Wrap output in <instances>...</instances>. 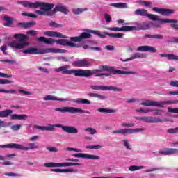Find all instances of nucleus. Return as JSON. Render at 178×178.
I'll return each mask as SVG.
<instances>
[{"instance_id":"41","label":"nucleus","mask_w":178,"mask_h":178,"mask_svg":"<svg viewBox=\"0 0 178 178\" xmlns=\"http://www.w3.org/2000/svg\"><path fill=\"white\" fill-rule=\"evenodd\" d=\"M173 105V100L171 101H164V102H159V108H163L165 105Z\"/></svg>"},{"instance_id":"43","label":"nucleus","mask_w":178,"mask_h":178,"mask_svg":"<svg viewBox=\"0 0 178 178\" xmlns=\"http://www.w3.org/2000/svg\"><path fill=\"white\" fill-rule=\"evenodd\" d=\"M85 131H86L87 133H89V134H91L92 136L94 134H97V130L91 127L86 128Z\"/></svg>"},{"instance_id":"54","label":"nucleus","mask_w":178,"mask_h":178,"mask_svg":"<svg viewBox=\"0 0 178 178\" xmlns=\"http://www.w3.org/2000/svg\"><path fill=\"white\" fill-rule=\"evenodd\" d=\"M11 129L14 131H17V130H20V129H22V125H20V124L13 125L11 127Z\"/></svg>"},{"instance_id":"47","label":"nucleus","mask_w":178,"mask_h":178,"mask_svg":"<svg viewBox=\"0 0 178 178\" xmlns=\"http://www.w3.org/2000/svg\"><path fill=\"white\" fill-rule=\"evenodd\" d=\"M100 148H102V146L98 145L86 146V149H99Z\"/></svg>"},{"instance_id":"57","label":"nucleus","mask_w":178,"mask_h":178,"mask_svg":"<svg viewBox=\"0 0 178 178\" xmlns=\"http://www.w3.org/2000/svg\"><path fill=\"white\" fill-rule=\"evenodd\" d=\"M4 20L6 22V23L13 24V19L10 18V17L5 16Z\"/></svg>"},{"instance_id":"3","label":"nucleus","mask_w":178,"mask_h":178,"mask_svg":"<svg viewBox=\"0 0 178 178\" xmlns=\"http://www.w3.org/2000/svg\"><path fill=\"white\" fill-rule=\"evenodd\" d=\"M56 72H62L63 74H73L75 77L88 76V74L83 73V69H70V65H63L57 68Z\"/></svg>"},{"instance_id":"21","label":"nucleus","mask_w":178,"mask_h":178,"mask_svg":"<svg viewBox=\"0 0 178 178\" xmlns=\"http://www.w3.org/2000/svg\"><path fill=\"white\" fill-rule=\"evenodd\" d=\"M47 37H54L56 38H66L67 37L62 35L60 32L47 31L44 33Z\"/></svg>"},{"instance_id":"6","label":"nucleus","mask_w":178,"mask_h":178,"mask_svg":"<svg viewBox=\"0 0 178 178\" xmlns=\"http://www.w3.org/2000/svg\"><path fill=\"white\" fill-rule=\"evenodd\" d=\"M55 127L62 129L63 131L68 133L69 134H76L79 133V129H77V128L72 126H65L62 124H49V126H46V131H54Z\"/></svg>"},{"instance_id":"12","label":"nucleus","mask_w":178,"mask_h":178,"mask_svg":"<svg viewBox=\"0 0 178 178\" xmlns=\"http://www.w3.org/2000/svg\"><path fill=\"white\" fill-rule=\"evenodd\" d=\"M108 30H110V31H133V30H141V25H140V24H136V26H124L121 28H108Z\"/></svg>"},{"instance_id":"8","label":"nucleus","mask_w":178,"mask_h":178,"mask_svg":"<svg viewBox=\"0 0 178 178\" xmlns=\"http://www.w3.org/2000/svg\"><path fill=\"white\" fill-rule=\"evenodd\" d=\"M54 111L60 112V113H87L88 115L90 113L88 111L70 106L62 107L60 108H56Z\"/></svg>"},{"instance_id":"27","label":"nucleus","mask_w":178,"mask_h":178,"mask_svg":"<svg viewBox=\"0 0 178 178\" xmlns=\"http://www.w3.org/2000/svg\"><path fill=\"white\" fill-rule=\"evenodd\" d=\"M38 41H40V42H44V44H52L54 42H55V39L47 38L44 36H40L38 38Z\"/></svg>"},{"instance_id":"51","label":"nucleus","mask_w":178,"mask_h":178,"mask_svg":"<svg viewBox=\"0 0 178 178\" xmlns=\"http://www.w3.org/2000/svg\"><path fill=\"white\" fill-rule=\"evenodd\" d=\"M0 92H4L6 94H16V90H6L5 89H0Z\"/></svg>"},{"instance_id":"62","label":"nucleus","mask_w":178,"mask_h":178,"mask_svg":"<svg viewBox=\"0 0 178 178\" xmlns=\"http://www.w3.org/2000/svg\"><path fill=\"white\" fill-rule=\"evenodd\" d=\"M141 3L146 7L151 6V5H152V2L151 1H141Z\"/></svg>"},{"instance_id":"19","label":"nucleus","mask_w":178,"mask_h":178,"mask_svg":"<svg viewBox=\"0 0 178 178\" xmlns=\"http://www.w3.org/2000/svg\"><path fill=\"white\" fill-rule=\"evenodd\" d=\"M90 65L91 63L90 61L86 59L76 60L72 63V66H74V67H88Z\"/></svg>"},{"instance_id":"30","label":"nucleus","mask_w":178,"mask_h":178,"mask_svg":"<svg viewBox=\"0 0 178 178\" xmlns=\"http://www.w3.org/2000/svg\"><path fill=\"white\" fill-rule=\"evenodd\" d=\"M161 58H168L169 60H178V56L175 54H160Z\"/></svg>"},{"instance_id":"24","label":"nucleus","mask_w":178,"mask_h":178,"mask_svg":"<svg viewBox=\"0 0 178 178\" xmlns=\"http://www.w3.org/2000/svg\"><path fill=\"white\" fill-rule=\"evenodd\" d=\"M159 154L161 155H173L176 154V148H165L163 150H160Z\"/></svg>"},{"instance_id":"20","label":"nucleus","mask_w":178,"mask_h":178,"mask_svg":"<svg viewBox=\"0 0 178 178\" xmlns=\"http://www.w3.org/2000/svg\"><path fill=\"white\" fill-rule=\"evenodd\" d=\"M136 51L138 52H151L152 54H155V52H156V49L152 46L145 45L139 46L136 49Z\"/></svg>"},{"instance_id":"13","label":"nucleus","mask_w":178,"mask_h":178,"mask_svg":"<svg viewBox=\"0 0 178 178\" xmlns=\"http://www.w3.org/2000/svg\"><path fill=\"white\" fill-rule=\"evenodd\" d=\"M88 30H91V29H85V31L86 32L81 33L79 36L70 37V40L73 41L74 42H81L83 40H87L88 38H91V37H92V35H91L92 34V33L88 31Z\"/></svg>"},{"instance_id":"14","label":"nucleus","mask_w":178,"mask_h":178,"mask_svg":"<svg viewBox=\"0 0 178 178\" xmlns=\"http://www.w3.org/2000/svg\"><path fill=\"white\" fill-rule=\"evenodd\" d=\"M143 129L140 128L136 129H122L118 130L113 131V134H122L123 136H126L127 134H134L136 133H139Z\"/></svg>"},{"instance_id":"4","label":"nucleus","mask_w":178,"mask_h":178,"mask_svg":"<svg viewBox=\"0 0 178 178\" xmlns=\"http://www.w3.org/2000/svg\"><path fill=\"white\" fill-rule=\"evenodd\" d=\"M14 38L17 40L19 42L18 43L16 41H13L10 43V47L13 49H23V48L27 47L29 43L26 42V40H27V36L23 33H16L14 35Z\"/></svg>"},{"instance_id":"42","label":"nucleus","mask_w":178,"mask_h":178,"mask_svg":"<svg viewBox=\"0 0 178 178\" xmlns=\"http://www.w3.org/2000/svg\"><path fill=\"white\" fill-rule=\"evenodd\" d=\"M152 112H154L153 115L154 116H162V113L165 111L162 109H153Z\"/></svg>"},{"instance_id":"25","label":"nucleus","mask_w":178,"mask_h":178,"mask_svg":"<svg viewBox=\"0 0 178 178\" xmlns=\"http://www.w3.org/2000/svg\"><path fill=\"white\" fill-rule=\"evenodd\" d=\"M140 105H143V106H157L159 108V102L147 99L145 102L140 103Z\"/></svg>"},{"instance_id":"10","label":"nucleus","mask_w":178,"mask_h":178,"mask_svg":"<svg viewBox=\"0 0 178 178\" xmlns=\"http://www.w3.org/2000/svg\"><path fill=\"white\" fill-rule=\"evenodd\" d=\"M89 87L91 88V90H95L96 91H116L117 92H122V91H123V89L121 88H118L113 86H105L99 85H90Z\"/></svg>"},{"instance_id":"32","label":"nucleus","mask_w":178,"mask_h":178,"mask_svg":"<svg viewBox=\"0 0 178 178\" xmlns=\"http://www.w3.org/2000/svg\"><path fill=\"white\" fill-rule=\"evenodd\" d=\"M88 95L91 98H98L101 101H104V99H106V96L103 95H99L98 93H88Z\"/></svg>"},{"instance_id":"1","label":"nucleus","mask_w":178,"mask_h":178,"mask_svg":"<svg viewBox=\"0 0 178 178\" xmlns=\"http://www.w3.org/2000/svg\"><path fill=\"white\" fill-rule=\"evenodd\" d=\"M135 15L136 16H146L150 19V20H153L154 22H160V24H170V27L173 29L174 30H178V20L173 19H162L158 17V15L154 14H148V11L145 9H137L135 10Z\"/></svg>"},{"instance_id":"7","label":"nucleus","mask_w":178,"mask_h":178,"mask_svg":"<svg viewBox=\"0 0 178 178\" xmlns=\"http://www.w3.org/2000/svg\"><path fill=\"white\" fill-rule=\"evenodd\" d=\"M99 72H109L112 74H137L136 72L115 70L113 67H109L108 65H99Z\"/></svg>"},{"instance_id":"61","label":"nucleus","mask_w":178,"mask_h":178,"mask_svg":"<svg viewBox=\"0 0 178 178\" xmlns=\"http://www.w3.org/2000/svg\"><path fill=\"white\" fill-rule=\"evenodd\" d=\"M35 13H37V15H39L40 16H45V11L40 10H36L35 11Z\"/></svg>"},{"instance_id":"63","label":"nucleus","mask_w":178,"mask_h":178,"mask_svg":"<svg viewBox=\"0 0 178 178\" xmlns=\"http://www.w3.org/2000/svg\"><path fill=\"white\" fill-rule=\"evenodd\" d=\"M168 112L170 113H178V108H168Z\"/></svg>"},{"instance_id":"18","label":"nucleus","mask_w":178,"mask_h":178,"mask_svg":"<svg viewBox=\"0 0 178 178\" xmlns=\"http://www.w3.org/2000/svg\"><path fill=\"white\" fill-rule=\"evenodd\" d=\"M74 158H83V159H93L98 160L99 159V156L92 155V154H86L83 153H76L72 155Z\"/></svg>"},{"instance_id":"40","label":"nucleus","mask_w":178,"mask_h":178,"mask_svg":"<svg viewBox=\"0 0 178 178\" xmlns=\"http://www.w3.org/2000/svg\"><path fill=\"white\" fill-rule=\"evenodd\" d=\"M130 172H136V170H140L141 169H145V166L131 165L129 168Z\"/></svg>"},{"instance_id":"26","label":"nucleus","mask_w":178,"mask_h":178,"mask_svg":"<svg viewBox=\"0 0 178 178\" xmlns=\"http://www.w3.org/2000/svg\"><path fill=\"white\" fill-rule=\"evenodd\" d=\"M55 12H61L64 15H67L69 13V9L66 8V6L62 5H58L54 8Z\"/></svg>"},{"instance_id":"49","label":"nucleus","mask_w":178,"mask_h":178,"mask_svg":"<svg viewBox=\"0 0 178 178\" xmlns=\"http://www.w3.org/2000/svg\"><path fill=\"white\" fill-rule=\"evenodd\" d=\"M5 176H11L13 177H20L22 175L20 174H17L14 172H6Z\"/></svg>"},{"instance_id":"44","label":"nucleus","mask_w":178,"mask_h":178,"mask_svg":"<svg viewBox=\"0 0 178 178\" xmlns=\"http://www.w3.org/2000/svg\"><path fill=\"white\" fill-rule=\"evenodd\" d=\"M84 10H87V8H75L72 10L74 15H80V13H83Z\"/></svg>"},{"instance_id":"34","label":"nucleus","mask_w":178,"mask_h":178,"mask_svg":"<svg viewBox=\"0 0 178 178\" xmlns=\"http://www.w3.org/2000/svg\"><path fill=\"white\" fill-rule=\"evenodd\" d=\"M110 6L118 8V9H126L127 8V3H114L110 4Z\"/></svg>"},{"instance_id":"45","label":"nucleus","mask_w":178,"mask_h":178,"mask_svg":"<svg viewBox=\"0 0 178 178\" xmlns=\"http://www.w3.org/2000/svg\"><path fill=\"white\" fill-rule=\"evenodd\" d=\"M167 133L168 134H177L178 133V127L176 128H170L167 130Z\"/></svg>"},{"instance_id":"58","label":"nucleus","mask_w":178,"mask_h":178,"mask_svg":"<svg viewBox=\"0 0 178 178\" xmlns=\"http://www.w3.org/2000/svg\"><path fill=\"white\" fill-rule=\"evenodd\" d=\"M162 168H154L149 170H146L145 172H146V173H149V172H155L156 170H162Z\"/></svg>"},{"instance_id":"31","label":"nucleus","mask_w":178,"mask_h":178,"mask_svg":"<svg viewBox=\"0 0 178 178\" xmlns=\"http://www.w3.org/2000/svg\"><path fill=\"white\" fill-rule=\"evenodd\" d=\"M144 38H152V40H162V38H163V35L159 34H145Z\"/></svg>"},{"instance_id":"59","label":"nucleus","mask_w":178,"mask_h":178,"mask_svg":"<svg viewBox=\"0 0 178 178\" xmlns=\"http://www.w3.org/2000/svg\"><path fill=\"white\" fill-rule=\"evenodd\" d=\"M104 19L106 20V23H111V17L109 14H104Z\"/></svg>"},{"instance_id":"48","label":"nucleus","mask_w":178,"mask_h":178,"mask_svg":"<svg viewBox=\"0 0 178 178\" xmlns=\"http://www.w3.org/2000/svg\"><path fill=\"white\" fill-rule=\"evenodd\" d=\"M22 16H28V17H32L33 19H37V15L29 13H22Z\"/></svg>"},{"instance_id":"11","label":"nucleus","mask_w":178,"mask_h":178,"mask_svg":"<svg viewBox=\"0 0 178 178\" xmlns=\"http://www.w3.org/2000/svg\"><path fill=\"white\" fill-rule=\"evenodd\" d=\"M53 50L54 49L51 48L38 50V49L35 47H31L24 50L23 53L28 54L29 55H42L44 54H49V52H52Z\"/></svg>"},{"instance_id":"56","label":"nucleus","mask_w":178,"mask_h":178,"mask_svg":"<svg viewBox=\"0 0 178 178\" xmlns=\"http://www.w3.org/2000/svg\"><path fill=\"white\" fill-rule=\"evenodd\" d=\"M45 15L47 16H54V15H55V13H56V11H55V8L54 10H49V11H47L45 12Z\"/></svg>"},{"instance_id":"17","label":"nucleus","mask_w":178,"mask_h":178,"mask_svg":"<svg viewBox=\"0 0 178 178\" xmlns=\"http://www.w3.org/2000/svg\"><path fill=\"white\" fill-rule=\"evenodd\" d=\"M152 10L159 15H163V16H169V15H173L175 10L169 8H161L158 7H154Z\"/></svg>"},{"instance_id":"2","label":"nucleus","mask_w":178,"mask_h":178,"mask_svg":"<svg viewBox=\"0 0 178 178\" xmlns=\"http://www.w3.org/2000/svg\"><path fill=\"white\" fill-rule=\"evenodd\" d=\"M18 5H22L24 8H29L31 9H37V8H41L42 10L48 12L51 9H54L55 5L54 3H45V2H30V1H17Z\"/></svg>"},{"instance_id":"16","label":"nucleus","mask_w":178,"mask_h":178,"mask_svg":"<svg viewBox=\"0 0 178 178\" xmlns=\"http://www.w3.org/2000/svg\"><path fill=\"white\" fill-rule=\"evenodd\" d=\"M136 120L145 122L146 123H161L163 122V120H162L161 118L152 116L136 117Z\"/></svg>"},{"instance_id":"28","label":"nucleus","mask_w":178,"mask_h":178,"mask_svg":"<svg viewBox=\"0 0 178 178\" xmlns=\"http://www.w3.org/2000/svg\"><path fill=\"white\" fill-rule=\"evenodd\" d=\"M43 99L44 101H60V102L67 101V99H60L53 95H47L44 97H43Z\"/></svg>"},{"instance_id":"5","label":"nucleus","mask_w":178,"mask_h":178,"mask_svg":"<svg viewBox=\"0 0 178 178\" xmlns=\"http://www.w3.org/2000/svg\"><path fill=\"white\" fill-rule=\"evenodd\" d=\"M0 148H10V149H20L22 151H30L31 149H38L40 146L35 143H29L27 147H24L19 143H10L0 146Z\"/></svg>"},{"instance_id":"22","label":"nucleus","mask_w":178,"mask_h":178,"mask_svg":"<svg viewBox=\"0 0 178 178\" xmlns=\"http://www.w3.org/2000/svg\"><path fill=\"white\" fill-rule=\"evenodd\" d=\"M148 55L145 53L140 54V53H135L134 54L133 56L127 58V60L121 59L122 62H129V60H133L134 59H138L140 58H147Z\"/></svg>"},{"instance_id":"9","label":"nucleus","mask_w":178,"mask_h":178,"mask_svg":"<svg viewBox=\"0 0 178 178\" xmlns=\"http://www.w3.org/2000/svg\"><path fill=\"white\" fill-rule=\"evenodd\" d=\"M87 31L95 34V35H97V37H100V38H105V35H108V37H111V38H122L123 35H124V33H112L109 32H104L102 33L101 31L95 30H88Z\"/></svg>"},{"instance_id":"38","label":"nucleus","mask_w":178,"mask_h":178,"mask_svg":"<svg viewBox=\"0 0 178 178\" xmlns=\"http://www.w3.org/2000/svg\"><path fill=\"white\" fill-rule=\"evenodd\" d=\"M75 104H83L86 105H91V101L87 99H79L74 100Z\"/></svg>"},{"instance_id":"36","label":"nucleus","mask_w":178,"mask_h":178,"mask_svg":"<svg viewBox=\"0 0 178 178\" xmlns=\"http://www.w3.org/2000/svg\"><path fill=\"white\" fill-rule=\"evenodd\" d=\"M83 73H85L86 74H88V76H79V77H90V76H92V74H97V73H98V72H100L99 71V69H98V70H83Z\"/></svg>"},{"instance_id":"64","label":"nucleus","mask_w":178,"mask_h":178,"mask_svg":"<svg viewBox=\"0 0 178 178\" xmlns=\"http://www.w3.org/2000/svg\"><path fill=\"white\" fill-rule=\"evenodd\" d=\"M170 86H171V87H178V81H171Z\"/></svg>"},{"instance_id":"23","label":"nucleus","mask_w":178,"mask_h":178,"mask_svg":"<svg viewBox=\"0 0 178 178\" xmlns=\"http://www.w3.org/2000/svg\"><path fill=\"white\" fill-rule=\"evenodd\" d=\"M11 120H26L29 119V115L26 114H13L10 115Z\"/></svg>"},{"instance_id":"37","label":"nucleus","mask_w":178,"mask_h":178,"mask_svg":"<svg viewBox=\"0 0 178 178\" xmlns=\"http://www.w3.org/2000/svg\"><path fill=\"white\" fill-rule=\"evenodd\" d=\"M60 168H63L66 166H81L80 163H59Z\"/></svg>"},{"instance_id":"39","label":"nucleus","mask_w":178,"mask_h":178,"mask_svg":"<svg viewBox=\"0 0 178 178\" xmlns=\"http://www.w3.org/2000/svg\"><path fill=\"white\" fill-rule=\"evenodd\" d=\"M44 166H45V168H60L59 163L54 162L45 163Z\"/></svg>"},{"instance_id":"15","label":"nucleus","mask_w":178,"mask_h":178,"mask_svg":"<svg viewBox=\"0 0 178 178\" xmlns=\"http://www.w3.org/2000/svg\"><path fill=\"white\" fill-rule=\"evenodd\" d=\"M54 42L59 45H63L64 47H72V48H81V44L74 43L73 41H67L66 39L54 40Z\"/></svg>"},{"instance_id":"46","label":"nucleus","mask_w":178,"mask_h":178,"mask_svg":"<svg viewBox=\"0 0 178 178\" xmlns=\"http://www.w3.org/2000/svg\"><path fill=\"white\" fill-rule=\"evenodd\" d=\"M98 112H100L102 113H112L113 112V110H109L108 108H100L97 109Z\"/></svg>"},{"instance_id":"53","label":"nucleus","mask_w":178,"mask_h":178,"mask_svg":"<svg viewBox=\"0 0 178 178\" xmlns=\"http://www.w3.org/2000/svg\"><path fill=\"white\" fill-rule=\"evenodd\" d=\"M121 126L123 127H134L136 126V124L131 122V123H122Z\"/></svg>"},{"instance_id":"33","label":"nucleus","mask_w":178,"mask_h":178,"mask_svg":"<svg viewBox=\"0 0 178 178\" xmlns=\"http://www.w3.org/2000/svg\"><path fill=\"white\" fill-rule=\"evenodd\" d=\"M51 172H55L56 173H70L72 172H74V170L73 169H59V168H56V169H52Z\"/></svg>"},{"instance_id":"35","label":"nucleus","mask_w":178,"mask_h":178,"mask_svg":"<svg viewBox=\"0 0 178 178\" xmlns=\"http://www.w3.org/2000/svg\"><path fill=\"white\" fill-rule=\"evenodd\" d=\"M20 27H22L23 29H29V27H31L32 26H35V22H20L18 24Z\"/></svg>"},{"instance_id":"55","label":"nucleus","mask_w":178,"mask_h":178,"mask_svg":"<svg viewBox=\"0 0 178 178\" xmlns=\"http://www.w3.org/2000/svg\"><path fill=\"white\" fill-rule=\"evenodd\" d=\"M89 49L91 51H96V52H101V51H102V48L98 47H89Z\"/></svg>"},{"instance_id":"52","label":"nucleus","mask_w":178,"mask_h":178,"mask_svg":"<svg viewBox=\"0 0 178 178\" xmlns=\"http://www.w3.org/2000/svg\"><path fill=\"white\" fill-rule=\"evenodd\" d=\"M13 81L8 79H0V84H12Z\"/></svg>"},{"instance_id":"50","label":"nucleus","mask_w":178,"mask_h":178,"mask_svg":"<svg viewBox=\"0 0 178 178\" xmlns=\"http://www.w3.org/2000/svg\"><path fill=\"white\" fill-rule=\"evenodd\" d=\"M49 26H50V27H55L56 29H57L58 27H62L63 25H62V24H58L55 22L51 21L49 23Z\"/></svg>"},{"instance_id":"60","label":"nucleus","mask_w":178,"mask_h":178,"mask_svg":"<svg viewBox=\"0 0 178 178\" xmlns=\"http://www.w3.org/2000/svg\"><path fill=\"white\" fill-rule=\"evenodd\" d=\"M58 60H63V62H70V58H67V57H58Z\"/></svg>"},{"instance_id":"29","label":"nucleus","mask_w":178,"mask_h":178,"mask_svg":"<svg viewBox=\"0 0 178 178\" xmlns=\"http://www.w3.org/2000/svg\"><path fill=\"white\" fill-rule=\"evenodd\" d=\"M13 113V111L10 109H6L4 111H0V118H8Z\"/></svg>"}]
</instances>
